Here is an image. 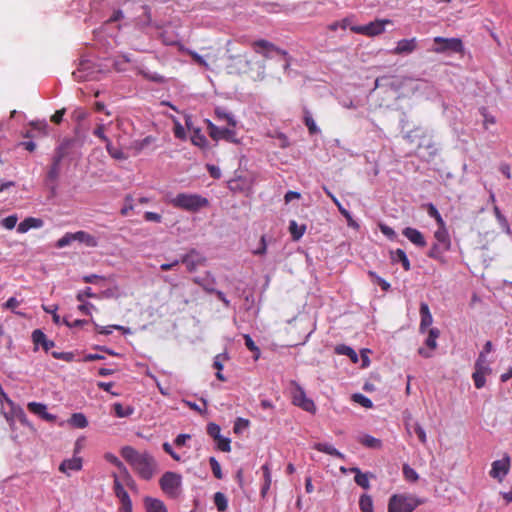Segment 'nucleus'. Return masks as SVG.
Listing matches in <instances>:
<instances>
[{
  "label": "nucleus",
  "instance_id": "53",
  "mask_svg": "<svg viewBox=\"0 0 512 512\" xmlns=\"http://www.w3.org/2000/svg\"><path fill=\"white\" fill-rule=\"evenodd\" d=\"M73 241H75V237H74V234L73 233H66L63 237H61L57 243H56V247L57 248H64L68 245H70Z\"/></svg>",
  "mask_w": 512,
  "mask_h": 512
},
{
  "label": "nucleus",
  "instance_id": "60",
  "mask_svg": "<svg viewBox=\"0 0 512 512\" xmlns=\"http://www.w3.org/2000/svg\"><path fill=\"white\" fill-rule=\"evenodd\" d=\"M353 399L365 408H371L373 406L372 401L362 394H354Z\"/></svg>",
  "mask_w": 512,
  "mask_h": 512
},
{
  "label": "nucleus",
  "instance_id": "10",
  "mask_svg": "<svg viewBox=\"0 0 512 512\" xmlns=\"http://www.w3.org/2000/svg\"><path fill=\"white\" fill-rule=\"evenodd\" d=\"M292 403L302 408L304 411L315 413L316 406L312 399L308 398L303 388L296 382H292Z\"/></svg>",
  "mask_w": 512,
  "mask_h": 512
},
{
  "label": "nucleus",
  "instance_id": "42",
  "mask_svg": "<svg viewBox=\"0 0 512 512\" xmlns=\"http://www.w3.org/2000/svg\"><path fill=\"white\" fill-rule=\"evenodd\" d=\"M440 335V331L437 328H430L428 331V337L425 341L426 345L431 349L434 350L437 347V338Z\"/></svg>",
  "mask_w": 512,
  "mask_h": 512
},
{
  "label": "nucleus",
  "instance_id": "24",
  "mask_svg": "<svg viewBox=\"0 0 512 512\" xmlns=\"http://www.w3.org/2000/svg\"><path fill=\"white\" fill-rule=\"evenodd\" d=\"M434 237L437 243L443 245L444 249H451V239L446 225L438 226L437 230L434 232Z\"/></svg>",
  "mask_w": 512,
  "mask_h": 512
},
{
  "label": "nucleus",
  "instance_id": "16",
  "mask_svg": "<svg viewBox=\"0 0 512 512\" xmlns=\"http://www.w3.org/2000/svg\"><path fill=\"white\" fill-rule=\"evenodd\" d=\"M28 410L41 417L42 419L48 422H54L56 420V416L47 412V407L43 403L39 402H29L27 404Z\"/></svg>",
  "mask_w": 512,
  "mask_h": 512
},
{
  "label": "nucleus",
  "instance_id": "38",
  "mask_svg": "<svg viewBox=\"0 0 512 512\" xmlns=\"http://www.w3.org/2000/svg\"><path fill=\"white\" fill-rule=\"evenodd\" d=\"M359 508L361 512H374L372 497L367 494L361 495L359 499Z\"/></svg>",
  "mask_w": 512,
  "mask_h": 512
},
{
  "label": "nucleus",
  "instance_id": "3",
  "mask_svg": "<svg viewBox=\"0 0 512 512\" xmlns=\"http://www.w3.org/2000/svg\"><path fill=\"white\" fill-rule=\"evenodd\" d=\"M171 204L179 209L196 212L201 208L207 207L209 201L198 194L179 193L171 200Z\"/></svg>",
  "mask_w": 512,
  "mask_h": 512
},
{
  "label": "nucleus",
  "instance_id": "14",
  "mask_svg": "<svg viewBox=\"0 0 512 512\" xmlns=\"http://www.w3.org/2000/svg\"><path fill=\"white\" fill-rule=\"evenodd\" d=\"M204 262L205 258L201 257L195 250H191L180 259V263L185 264L189 272L195 271L196 268Z\"/></svg>",
  "mask_w": 512,
  "mask_h": 512
},
{
  "label": "nucleus",
  "instance_id": "19",
  "mask_svg": "<svg viewBox=\"0 0 512 512\" xmlns=\"http://www.w3.org/2000/svg\"><path fill=\"white\" fill-rule=\"evenodd\" d=\"M420 317H421V321H420V325H419V330L421 333H424L427 328L429 326H431L432 322H433V317L430 313V309H429V306L427 303L425 302H422L420 304Z\"/></svg>",
  "mask_w": 512,
  "mask_h": 512
},
{
  "label": "nucleus",
  "instance_id": "43",
  "mask_svg": "<svg viewBox=\"0 0 512 512\" xmlns=\"http://www.w3.org/2000/svg\"><path fill=\"white\" fill-rule=\"evenodd\" d=\"M427 213L430 217L434 218L438 226L446 225L441 214L437 210V208L432 204L427 205Z\"/></svg>",
  "mask_w": 512,
  "mask_h": 512
},
{
  "label": "nucleus",
  "instance_id": "55",
  "mask_svg": "<svg viewBox=\"0 0 512 512\" xmlns=\"http://www.w3.org/2000/svg\"><path fill=\"white\" fill-rule=\"evenodd\" d=\"M221 428L218 424L216 423H209L207 425V434L213 438L214 440L215 439H218L220 436H221Z\"/></svg>",
  "mask_w": 512,
  "mask_h": 512
},
{
  "label": "nucleus",
  "instance_id": "18",
  "mask_svg": "<svg viewBox=\"0 0 512 512\" xmlns=\"http://www.w3.org/2000/svg\"><path fill=\"white\" fill-rule=\"evenodd\" d=\"M402 234L417 247H425L427 245L424 235L417 229L406 227L403 229Z\"/></svg>",
  "mask_w": 512,
  "mask_h": 512
},
{
  "label": "nucleus",
  "instance_id": "20",
  "mask_svg": "<svg viewBox=\"0 0 512 512\" xmlns=\"http://www.w3.org/2000/svg\"><path fill=\"white\" fill-rule=\"evenodd\" d=\"M32 340L36 347L41 345L46 352H48L55 345V343L51 340H48L46 335L39 329H36L32 332Z\"/></svg>",
  "mask_w": 512,
  "mask_h": 512
},
{
  "label": "nucleus",
  "instance_id": "54",
  "mask_svg": "<svg viewBox=\"0 0 512 512\" xmlns=\"http://www.w3.org/2000/svg\"><path fill=\"white\" fill-rule=\"evenodd\" d=\"M104 458L106 459V461H108L109 463L115 465L119 470L120 472H122L124 469H126V467L124 466V464L119 460V458L112 454V453H106L104 455Z\"/></svg>",
  "mask_w": 512,
  "mask_h": 512
},
{
  "label": "nucleus",
  "instance_id": "26",
  "mask_svg": "<svg viewBox=\"0 0 512 512\" xmlns=\"http://www.w3.org/2000/svg\"><path fill=\"white\" fill-rule=\"evenodd\" d=\"M251 182H249L246 178L242 176H238L229 181V188L231 191H245L250 189Z\"/></svg>",
  "mask_w": 512,
  "mask_h": 512
},
{
  "label": "nucleus",
  "instance_id": "40",
  "mask_svg": "<svg viewBox=\"0 0 512 512\" xmlns=\"http://www.w3.org/2000/svg\"><path fill=\"white\" fill-rule=\"evenodd\" d=\"M214 503L219 512H225L228 508V501L226 496L221 492H216L214 494Z\"/></svg>",
  "mask_w": 512,
  "mask_h": 512
},
{
  "label": "nucleus",
  "instance_id": "28",
  "mask_svg": "<svg viewBox=\"0 0 512 512\" xmlns=\"http://www.w3.org/2000/svg\"><path fill=\"white\" fill-rule=\"evenodd\" d=\"M73 234L75 237V241L84 243L88 247H96L98 245L97 239L93 235H91L85 231L81 230V231H77Z\"/></svg>",
  "mask_w": 512,
  "mask_h": 512
},
{
  "label": "nucleus",
  "instance_id": "31",
  "mask_svg": "<svg viewBox=\"0 0 512 512\" xmlns=\"http://www.w3.org/2000/svg\"><path fill=\"white\" fill-rule=\"evenodd\" d=\"M334 351L338 355L348 356L353 363L358 362L357 353L354 351V349H352L351 347H349L347 345L339 344L335 347Z\"/></svg>",
  "mask_w": 512,
  "mask_h": 512
},
{
  "label": "nucleus",
  "instance_id": "12",
  "mask_svg": "<svg viewBox=\"0 0 512 512\" xmlns=\"http://www.w3.org/2000/svg\"><path fill=\"white\" fill-rule=\"evenodd\" d=\"M510 469V458L508 455H505L503 459L496 460L492 463V468L490 470V476L498 479L500 482L503 478L508 474Z\"/></svg>",
  "mask_w": 512,
  "mask_h": 512
},
{
  "label": "nucleus",
  "instance_id": "32",
  "mask_svg": "<svg viewBox=\"0 0 512 512\" xmlns=\"http://www.w3.org/2000/svg\"><path fill=\"white\" fill-rule=\"evenodd\" d=\"M313 448L319 452L326 453L331 456H335L338 458H343V454L339 452L336 448H334L332 445L327 443H316Z\"/></svg>",
  "mask_w": 512,
  "mask_h": 512
},
{
  "label": "nucleus",
  "instance_id": "58",
  "mask_svg": "<svg viewBox=\"0 0 512 512\" xmlns=\"http://www.w3.org/2000/svg\"><path fill=\"white\" fill-rule=\"evenodd\" d=\"M267 252V242H266V236L262 235L260 238L259 247L252 251L253 255L255 256H263Z\"/></svg>",
  "mask_w": 512,
  "mask_h": 512
},
{
  "label": "nucleus",
  "instance_id": "47",
  "mask_svg": "<svg viewBox=\"0 0 512 512\" xmlns=\"http://www.w3.org/2000/svg\"><path fill=\"white\" fill-rule=\"evenodd\" d=\"M105 147H106L107 152L109 153V155L112 158H114V159H125L126 158L124 153L120 149L113 146L111 140L105 144Z\"/></svg>",
  "mask_w": 512,
  "mask_h": 512
},
{
  "label": "nucleus",
  "instance_id": "46",
  "mask_svg": "<svg viewBox=\"0 0 512 512\" xmlns=\"http://www.w3.org/2000/svg\"><path fill=\"white\" fill-rule=\"evenodd\" d=\"M402 471L404 478L409 482H416L419 478L418 473L408 464L403 465Z\"/></svg>",
  "mask_w": 512,
  "mask_h": 512
},
{
  "label": "nucleus",
  "instance_id": "49",
  "mask_svg": "<svg viewBox=\"0 0 512 512\" xmlns=\"http://www.w3.org/2000/svg\"><path fill=\"white\" fill-rule=\"evenodd\" d=\"M209 464H210V467H211L214 477L217 479H222L223 474H222L221 466L215 457H210Z\"/></svg>",
  "mask_w": 512,
  "mask_h": 512
},
{
  "label": "nucleus",
  "instance_id": "57",
  "mask_svg": "<svg viewBox=\"0 0 512 512\" xmlns=\"http://www.w3.org/2000/svg\"><path fill=\"white\" fill-rule=\"evenodd\" d=\"M250 422L247 419L244 418H237L233 430L236 434L241 433L244 429L248 428Z\"/></svg>",
  "mask_w": 512,
  "mask_h": 512
},
{
  "label": "nucleus",
  "instance_id": "45",
  "mask_svg": "<svg viewBox=\"0 0 512 512\" xmlns=\"http://www.w3.org/2000/svg\"><path fill=\"white\" fill-rule=\"evenodd\" d=\"M105 132L106 125L100 122L96 125L95 129L93 130V135L106 144L110 141V139L106 136Z\"/></svg>",
  "mask_w": 512,
  "mask_h": 512
},
{
  "label": "nucleus",
  "instance_id": "30",
  "mask_svg": "<svg viewBox=\"0 0 512 512\" xmlns=\"http://www.w3.org/2000/svg\"><path fill=\"white\" fill-rule=\"evenodd\" d=\"M261 470L263 471V478H264V483L261 488V495L263 497H265L267 492L269 491L271 483H272V477H271V471H270L269 464L268 463L264 464L261 467Z\"/></svg>",
  "mask_w": 512,
  "mask_h": 512
},
{
  "label": "nucleus",
  "instance_id": "4",
  "mask_svg": "<svg viewBox=\"0 0 512 512\" xmlns=\"http://www.w3.org/2000/svg\"><path fill=\"white\" fill-rule=\"evenodd\" d=\"M422 501L411 494H393L388 501V512H413Z\"/></svg>",
  "mask_w": 512,
  "mask_h": 512
},
{
  "label": "nucleus",
  "instance_id": "15",
  "mask_svg": "<svg viewBox=\"0 0 512 512\" xmlns=\"http://www.w3.org/2000/svg\"><path fill=\"white\" fill-rule=\"evenodd\" d=\"M83 466V459L79 456L74 455L70 459H65L59 465V471L70 475V471H80Z\"/></svg>",
  "mask_w": 512,
  "mask_h": 512
},
{
  "label": "nucleus",
  "instance_id": "39",
  "mask_svg": "<svg viewBox=\"0 0 512 512\" xmlns=\"http://www.w3.org/2000/svg\"><path fill=\"white\" fill-rule=\"evenodd\" d=\"M304 123L307 126L308 131L311 135H314L319 132V129L307 108L304 109Z\"/></svg>",
  "mask_w": 512,
  "mask_h": 512
},
{
  "label": "nucleus",
  "instance_id": "5",
  "mask_svg": "<svg viewBox=\"0 0 512 512\" xmlns=\"http://www.w3.org/2000/svg\"><path fill=\"white\" fill-rule=\"evenodd\" d=\"M159 485L166 495L176 498L181 492L182 476L176 472L167 471L161 476Z\"/></svg>",
  "mask_w": 512,
  "mask_h": 512
},
{
  "label": "nucleus",
  "instance_id": "21",
  "mask_svg": "<svg viewBox=\"0 0 512 512\" xmlns=\"http://www.w3.org/2000/svg\"><path fill=\"white\" fill-rule=\"evenodd\" d=\"M43 220L35 217H27L17 226L19 233H26L32 228H41L43 226Z\"/></svg>",
  "mask_w": 512,
  "mask_h": 512
},
{
  "label": "nucleus",
  "instance_id": "33",
  "mask_svg": "<svg viewBox=\"0 0 512 512\" xmlns=\"http://www.w3.org/2000/svg\"><path fill=\"white\" fill-rule=\"evenodd\" d=\"M68 423L76 428H86L88 426V420L83 413H73L68 420Z\"/></svg>",
  "mask_w": 512,
  "mask_h": 512
},
{
  "label": "nucleus",
  "instance_id": "22",
  "mask_svg": "<svg viewBox=\"0 0 512 512\" xmlns=\"http://www.w3.org/2000/svg\"><path fill=\"white\" fill-rule=\"evenodd\" d=\"M390 259L393 263L400 262L405 271H410L411 264L404 250L398 248L390 251Z\"/></svg>",
  "mask_w": 512,
  "mask_h": 512
},
{
  "label": "nucleus",
  "instance_id": "64",
  "mask_svg": "<svg viewBox=\"0 0 512 512\" xmlns=\"http://www.w3.org/2000/svg\"><path fill=\"white\" fill-rule=\"evenodd\" d=\"M129 59L123 56L120 59H116L113 63V67L116 71L122 72L126 70V65L129 63Z\"/></svg>",
  "mask_w": 512,
  "mask_h": 512
},
{
  "label": "nucleus",
  "instance_id": "17",
  "mask_svg": "<svg viewBox=\"0 0 512 512\" xmlns=\"http://www.w3.org/2000/svg\"><path fill=\"white\" fill-rule=\"evenodd\" d=\"M193 282L199 285L205 292L212 293L215 291L216 278L211 272H206L204 276L193 278Z\"/></svg>",
  "mask_w": 512,
  "mask_h": 512
},
{
  "label": "nucleus",
  "instance_id": "52",
  "mask_svg": "<svg viewBox=\"0 0 512 512\" xmlns=\"http://www.w3.org/2000/svg\"><path fill=\"white\" fill-rule=\"evenodd\" d=\"M121 479V482L123 483V485H126L127 487L129 488H134L135 487V481L133 480L132 476L130 475L129 471L126 469H124L120 475H118Z\"/></svg>",
  "mask_w": 512,
  "mask_h": 512
},
{
  "label": "nucleus",
  "instance_id": "23",
  "mask_svg": "<svg viewBox=\"0 0 512 512\" xmlns=\"http://www.w3.org/2000/svg\"><path fill=\"white\" fill-rule=\"evenodd\" d=\"M113 477V491L120 502L130 500V496L124 488L120 477L116 473H112Z\"/></svg>",
  "mask_w": 512,
  "mask_h": 512
},
{
  "label": "nucleus",
  "instance_id": "13",
  "mask_svg": "<svg viewBox=\"0 0 512 512\" xmlns=\"http://www.w3.org/2000/svg\"><path fill=\"white\" fill-rule=\"evenodd\" d=\"M418 47V40L413 37L410 39H401L392 50L394 55H408L414 52Z\"/></svg>",
  "mask_w": 512,
  "mask_h": 512
},
{
  "label": "nucleus",
  "instance_id": "37",
  "mask_svg": "<svg viewBox=\"0 0 512 512\" xmlns=\"http://www.w3.org/2000/svg\"><path fill=\"white\" fill-rule=\"evenodd\" d=\"M113 409L118 418L129 417L134 413V408L132 406H123L121 403H114Z\"/></svg>",
  "mask_w": 512,
  "mask_h": 512
},
{
  "label": "nucleus",
  "instance_id": "29",
  "mask_svg": "<svg viewBox=\"0 0 512 512\" xmlns=\"http://www.w3.org/2000/svg\"><path fill=\"white\" fill-rule=\"evenodd\" d=\"M215 116L218 120L225 121L228 125L235 127L236 126V120L234 119V116L229 113L226 109L222 107L215 108Z\"/></svg>",
  "mask_w": 512,
  "mask_h": 512
},
{
  "label": "nucleus",
  "instance_id": "27",
  "mask_svg": "<svg viewBox=\"0 0 512 512\" xmlns=\"http://www.w3.org/2000/svg\"><path fill=\"white\" fill-rule=\"evenodd\" d=\"M449 250L450 249H444L443 245H441L439 243H434L431 246L427 255L429 258L435 259V260L439 261L440 263L444 264V263H446V260H445V257L443 254Z\"/></svg>",
  "mask_w": 512,
  "mask_h": 512
},
{
  "label": "nucleus",
  "instance_id": "56",
  "mask_svg": "<svg viewBox=\"0 0 512 512\" xmlns=\"http://www.w3.org/2000/svg\"><path fill=\"white\" fill-rule=\"evenodd\" d=\"M17 221H18L17 215H10V216H7L6 218L2 219L1 225L8 230H12L16 226Z\"/></svg>",
  "mask_w": 512,
  "mask_h": 512
},
{
  "label": "nucleus",
  "instance_id": "2",
  "mask_svg": "<svg viewBox=\"0 0 512 512\" xmlns=\"http://www.w3.org/2000/svg\"><path fill=\"white\" fill-rule=\"evenodd\" d=\"M406 138L410 142H414L415 138L420 139V142L417 145L416 155L422 160L429 162L436 156L438 152L436 144L424 131L415 129L408 132Z\"/></svg>",
  "mask_w": 512,
  "mask_h": 512
},
{
  "label": "nucleus",
  "instance_id": "25",
  "mask_svg": "<svg viewBox=\"0 0 512 512\" xmlns=\"http://www.w3.org/2000/svg\"><path fill=\"white\" fill-rule=\"evenodd\" d=\"M145 508L147 512H167L166 506L163 501L151 497L144 499Z\"/></svg>",
  "mask_w": 512,
  "mask_h": 512
},
{
  "label": "nucleus",
  "instance_id": "62",
  "mask_svg": "<svg viewBox=\"0 0 512 512\" xmlns=\"http://www.w3.org/2000/svg\"><path fill=\"white\" fill-rule=\"evenodd\" d=\"M413 430H414L415 434L418 436V439L420 440V442L422 444H426L427 436H426V432L423 429V427L419 423H415L413 425Z\"/></svg>",
  "mask_w": 512,
  "mask_h": 512
},
{
  "label": "nucleus",
  "instance_id": "61",
  "mask_svg": "<svg viewBox=\"0 0 512 512\" xmlns=\"http://www.w3.org/2000/svg\"><path fill=\"white\" fill-rule=\"evenodd\" d=\"M228 359V356L227 354L225 353H221V354H218L214 357V361H213V367L218 370V371H222L223 369V363Z\"/></svg>",
  "mask_w": 512,
  "mask_h": 512
},
{
  "label": "nucleus",
  "instance_id": "48",
  "mask_svg": "<svg viewBox=\"0 0 512 512\" xmlns=\"http://www.w3.org/2000/svg\"><path fill=\"white\" fill-rule=\"evenodd\" d=\"M368 275L371 277V279L377 283L383 291H388L390 289V284L380 276H378L375 272L369 271Z\"/></svg>",
  "mask_w": 512,
  "mask_h": 512
},
{
  "label": "nucleus",
  "instance_id": "44",
  "mask_svg": "<svg viewBox=\"0 0 512 512\" xmlns=\"http://www.w3.org/2000/svg\"><path fill=\"white\" fill-rule=\"evenodd\" d=\"M191 142L201 148L207 145L206 137L201 133L199 129L195 130L191 136Z\"/></svg>",
  "mask_w": 512,
  "mask_h": 512
},
{
  "label": "nucleus",
  "instance_id": "35",
  "mask_svg": "<svg viewBox=\"0 0 512 512\" xmlns=\"http://www.w3.org/2000/svg\"><path fill=\"white\" fill-rule=\"evenodd\" d=\"M289 231L291 233L292 239L294 241H298L304 235L306 226L298 225L295 220H292L289 223Z\"/></svg>",
  "mask_w": 512,
  "mask_h": 512
},
{
  "label": "nucleus",
  "instance_id": "59",
  "mask_svg": "<svg viewBox=\"0 0 512 512\" xmlns=\"http://www.w3.org/2000/svg\"><path fill=\"white\" fill-rule=\"evenodd\" d=\"M133 198L131 195H127L125 197V205L122 207V209L120 210V214L122 216H128L129 213L133 210Z\"/></svg>",
  "mask_w": 512,
  "mask_h": 512
},
{
  "label": "nucleus",
  "instance_id": "7",
  "mask_svg": "<svg viewBox=\"0 0 512 512\" xmlns=\"http://www.w3.org/2000/svg\"><path fill=\"white\" fill-rule=\"evenodd\" d=\"M251 47L255 53L262 55L265 59H271L274 53L285 58L288 56L287 51L277 47L272 42H269L265 39L253 41L251 43Z\"/></svg>",
  "mask_w": 512,
  "mask_h": 512
},
{
  "label": "nucleus",
  "instance_id": "36",
  "mask_svg": "<svg viewBox=\"0 0 512 512\" xmlns=\"http://www.w3.org/2000/svg\"><path fill=\"white\" fill-rule=\"evenodd\" d=\"M351 471L355 472L354 480L357 485H359L360 487H362L364 489L370 488L368 474L362 473L360 471V469H358V468H352Z\"/></svg>",
  "mask_w": 512,
  "mask_h": 512
},
{
  "label": "nucleus",
  "instance_id": "11",
  "mask_svg": "<svg viewBox=\"0 0 512 512\" xmlns=\"http://www.w3.org/2000/svg\"><path fill=\"white\" fill-rule=\"evenodd\" d=\"M208 130L210 137L216 141L223 139L231 143H238V140L236 139V132L233 129L220 128L209 122Z\"/></svg>",
  "mask_w": 512,
  "mask_h": 512
},
{
  "label": "nucleus",
  "instance_id": "6",
  "mask_svg": "<svg viewBox=\"0 0 512 512\" xmlns=\"http://www.w3.org/2000/svg\"><path fill=\"white\" fill-rule=\"evenodd\" d=\"M435 46L432 51L435 53H445L447 51L462 53L464 51L462 40L459 38H444L437 36L434 38Z\"/></svg>",
  "mask_w": 512,
  "mask_h": 512
},
{
  "label": "nucleus",
  "instance_id": "8",
  "mask_svg": "<svg viewBox=\"0 0 512 512\" xmlns=\"http://www.w3.org/2000/svg\"><path fill=\"white\" fill-rule=\"evenodd\" d=\"M392 21L389 19H377L366 25L352 26L350 30L354 33L365 35V36H377L385 31V26L391 24Z\"/></svg>",
  "mask_w": 512,
  "mask_h": 512
},
{
  "label": "nucleus",
  "instance_id": "51",
  "mask_svg": "<svg viewBox=\"0 0 512 512\" xmlns=\"http://www.w3.org/2000/svg\"><path fill=\"white\" fill-rule=\"evenodd\" d=\"M486 375H488V374L487 373H482V372H474L472 374L474 385H475V387L477 389H481V388H483L485 386Z\"/></svg>",
  "mask_w": 512,
  "mask_h": 512
},
{
  "label": "nucleus",
  "instance_id": "9",
  "mask_svg": "<svg viewBox=\"0 0 512 512\" xmlns=\"http://www.w3.org/2000/svg\"><path fill=\"white\" fill-rule=\"evenodd\" d=\"M71 141L66 140L61 143V145L56 149L55 154L52 159V164L50 166V169L47 173V178L50 181H56L60 174V165L62 160L67 154V150L69 148Z\"/></svg>",
  "mask_w": 512,
  "mask_h": 512
},
{
  "label": "nucleus",
  "instance_id": "34",
  "mask_svg": "<svg viewBox=\"0 0 512 512\" xmlns=\"http://www.w3.org/2000/svg\"><path fill=\"white\" fill-rule=\"evenodd\" d=\"M475 371L474 372H482L490 374L492 372L491 368L489 367V364L487 362L486 356L484 355V352H480L475 365H474Z\"/></svg>",
  "mask_w": 512,
  "mask_h": 512
},
{
  "label": "nucleus",
  "instance_id": "63",
  "mask_svg": "<svg viewBox=\"0 0 512 512\" xmlns=\"http://www.w3.org/2000/svg\"><path fill=\"white\" fill-rule=\"evenodd\" d=\"M162 448H163V450H164L167 454H169V455L172 457V459H174L175 461H177V462L182 461L181 456L173 450V448H172V446H171V444H170V443H168V442H164V443H163V445H162Z\"/></svg>",
  "mask_w": 512,
  "mask_h": 512
},
{
  "label": "nucleus",
  "instance_id": "1",
  "mask_svg": "<svg viewBox=\"0 0 512 512\" xmlns=\"http://www.w3.org/2000/svg\"><path fill=\"white\" fill-rule=\"evenodd\" d=\"M122 457L131 465L138 476L144 480H150L157 470V462L148 452L140 453L131 446L121 449Z\"/></svg>",
  "mask_w": 512,
  "mask_h": 512
},
{
  "label": "nucleus",
  "instance_id": "41",
  "mask_svg": "<svg viewBox=\"0 0 512 512\" xmlns=\"http://www.w3.org/2000/svg\"><path fill=\"white\" fill-rule=\"evenodd\" d=\"M360 442L368 448L380 449L382 447L381 440L370 435L363 436Z\"/></svg>",
  "mask_w": 512,
  "mask_h": 512
},
{
  "label": "nucleus",
  "instance_id": "50",
  "mask_svg": "<svg viewBox=\"0 0 512 512\" xmlns=\"http://www.w3.org/2000/svg\"><path fill=\"white\" fill-rule=\"evenodd\" d=\"M217 443V448L222 452H230L231 450V441L227 437L220 436L218 439L214 440Z\"/></svg>",
  "mask_w": 512,
  "mask_h": 512
}]
</instances>
